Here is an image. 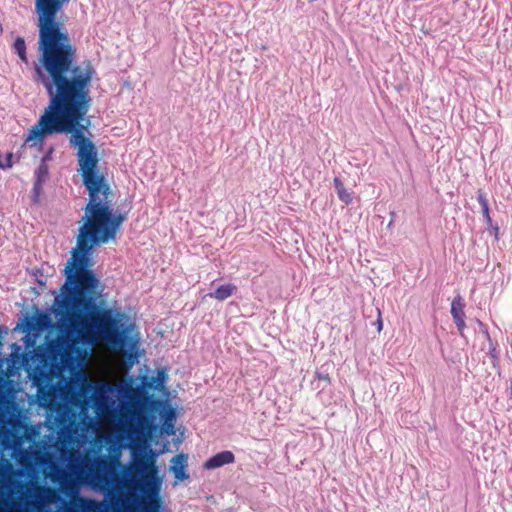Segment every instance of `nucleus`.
Listing matches in <instances>:
<instances>
[{
    "mask_svg": "<svg viewBox=\"0 0 512 512\" xmlns=\"http://www.w3.org/2000/svg\"><path fill=\"white\" fill-rule=\"evenodd\" d=\"M53 425L59 440L69 441L78 433V416L69 407L60 405L56 409Z\"/></svg>",
    "mask_w": 512,
    "mask_h": 512,
    "instance_id": "obj_1",
    "label": "nucleus"
},
{
    "mask_svg": "<svg viewBox=\"0 0 512 512\" xmlns=\"http://www.w3.org/2000/svg\"><path fill=\"white\" fill-rule=\"evenodd\" d=\"M127 476L131 480H143V491L146 487L157 493L156 477L157 467L152 460L147 457L135 459L134 463L128 468Z\"/></svg>",
    "mask_w": 512,
    "mask_h": 512,
    "instance_id": "obj_2",
    "label": "nucleus"
},
{
    "mask_svg": "<svg viewBox=\"0 0 512 512\" xmlns=\"http://www.w3.org/2000/svg\"><path fill=\"white\" fill-rule=\"evenodd\" d=\"M464 307L465 305L461 296H457L453 299L451 303V315L461 335H463L464 329L466 327Z\"/></svg>",
    "mask_w": 512,
    "mask_h": 512,
    "instance_id": "obj_3",
    "label": "nucleus"
},
{
    "mask_svg": "<svg viewBox=\"0 0 512 512\" xmlns=\"http://www.w3.org/2000/svg\"><path fill=\"white\" fill-rule=\"evenodd\" d=\"M235 461V456L231 451H222L210 457L203 465L207 470L219 468L223 465L231 464Z\"/></svg>",
    "mask_w": 512,
    "mask_h": 512,
    "instance_id": "obj_4",
    "label": "nucleus"
},
{
    "mask_svg": "<svg viewBox=\"0 0 512 512\" xmlns=\"http://www.w3.org/2000/svg\"><path fill=\"white\" fill-rule=\"evenodd\" d=\"M111 470V461L107 457H99L92 466V473L95 479L103 480Z\"/></svg>",
    "mask_w": 512,
    "mask_h": 512,
    "instance_id": "obj_5",
    "label": "nucleus"
},
{
    "mask_svg": "<svg viewBox=\"0 0 512 512\" xmlns=\"http://www.w3.org/2000/svg\"><path fill=\"white\" fill-rule=\"evenodd\" d=\"M186 458L187 456L184 454L176 455L172 458V466L171 470L173 471L175 477L178 480H184L188 478V475L185 473L186 468Z\"/></svg>",
    "mask_w": 512,
    "mask_h": 512,
    "instance_id": "obj_6",
    "label": "nucleus"
},
{
    "mask_svg": "<svg viewBox=\"0 0 512 512\" xmlns=\"http://www.w3.org/2000/svg\"><path fill=\"white\" fill-rule=\"evenodd\" d=\"M237 290V286L232 283L223 284L218 287L214 292L209 293L210 298H214L218 301H224L231 297Z\"/></svg>",
    "mask_w": 512,
    "mask_h": 512,
    "instance_id": "obj_7",
    "label": "nucleus"
},
{
    "mask_svg": "<svg viewBox=\"0 0 512 512\" xmlns=\"http://www.w3.org/2000/svg\"><path fill=\"white\" fill-rule=\"evenodd\" d=\"M163 418V429L167 435H173L175 433L174 422L176 414L173 408L168 407L162 414Z\"/></svg>",
    "mask_w": 512,
    "mask_h": 512,
    "instance_id": "obj_8",
    "label": "nucleus"
},
{
    "mask_svg": "<svg viewBox=\"0 0 512 512\" xmlns=\"http://www.w3.org/2000/svg\"><path fill=\"white\" fill-rule=\"evenodd\" d=\"M333 182L338 198L346 205L350 204L352 202L351 193L344 187L342 181L338 177H335Z\"/></svg>",
    "mask_w": 512,
    "mask_h": 512,
    "instance_id": "obj_9",
    "label": "nucleus"
},
{
    "mask_svg": "<svg viewBox=\"0 0 512 512\" xmlns=\"http://www.w3.org/2000/svg\"><path fill=\"white\" fill-rule=\"evenodd\" d=\"M477 200H478L479 204L481 205L482 214L486 221V224H487V226L490 227L492 225V218L490 216L489 204H488V200L485 196V193L482 190H478Z\"/></svg>",
    "mask_w": 512,
    "mask_h": 512,
    "instance_id": "obj_10",
    "label": "nucleus"
},
{
    "mask_svg": "<svg viewBox=\"0 0 512 512\" xmlns=\"http://www.w3.org/2000/svg\"><path fill=\"white\" fill-rule=\"evenodd\" d=\"M13 49L15 53L19 56V58L24 62L25 64L28 63V57L26 53V43L24 38L17 37L13 44Z\"/></svg>",
    "mask_w": 512,
    "mask_h": 512,
    "instance_id": "obj_11",
    "label": "nucleus"
},
{
    "mask_svg": "<svg viewBox=\"0 0 512 512\" xmlns=\"http://www.w3.org/2000/svg\"><path fill=\"white\" fill-rule=\"evenodd\" d=\"M315 377L318 379V380H322L324 382H326L327 384H330L331 383V378L329 376L328 373H322L320 371H316L315 372Z\"/></svg>",
    "mask_w": 512,
    "mask_h": 512,
    "instance_id": "obj_12",
    "label": "nucleus"
},
{
    "mask_svg": "<svg viewBox=\"0 0 512 512\" xmlns=\"http://www.w3.org/2000/svg\"><path fill=\"white\" fill-rule=\"evenodd\" d=\"M11 158H12V154H9L8 157H7V164L3 165V164L0 163V167H2V168H4V167H11L12 166Z\"/></svg>",
    "mask_w": 512,
    "mask_h": 512,
    "instance_id": "obj_13",
    "label": "nucleus"
},
{
    "mask_svg": "<svg viewBox=\"0 0 512 512\" xmlns=\"http://www.w3.org/2000/svg\"><path fill=\"white\" fill-rule=\"evenodd\" d=\"M49 395H50V394H49L48 392H47V393H44V394L42 395V399H43V400H45V401H47V397H48Z\"/></svg>",
    "mask_w": 512,
    "mask_h": 512,
    "instance_id": "obj_14",
    "label": "nucleus"
},
{
    "mask_svg": "<svg viewBox=\"0 0 512 512\" xmlns=\"http://www.w3.org/2000/svg\"><path fill=\"white\" fill-rule=\"evenodd\" d=\"M382 326H383V324H382V321L380 320V321H379V324H378V330H381V329H382Z\"/></svg>",
    "mask_w": 512,
    "mask_h": 512,
    "instance_id": "obj_15",
    "label": "nucleus"
},
{
    "mask_svg": "<svg viewBox=\"0 0 512 512\" xmlns=\"http://www.w3.org/2000/svg\"><path fill=\"white\" fill-rule=\"evenodd\" d=\"M494 230H495L496 237H497V236H498V233H499V227H495V228H494Z\"/></svg>",
    "mask_w": 512,
    "mask_h": 512,
    "instance_id": "obj_16",
    "label": "nucleus"
},
{
    "mask_svg": "<svg viewBox=\"0 0 512 512\" xmlns=\"http://www.w3.org/2000/svg\"><path fill=\"white\" fill-rule=\"evenodd\" d=\"M164 376H165L164 372H161V373L158 375V377H159V378H164Z\"/></svg>",
    "mask_w": 512,
    "mask_h": 512,
    "instance_id": "obj_17",
    "label": "nucleus"
},
{
    "mask_svg": "<svg viewBox=\"0 0 512 512\" xmlns=\"http://www.w3.org/2000/svg\"><path fill=\"white\" fill-rule=\"evenodd\" d=\"M309 2H315L316 0H308Z\"/></svg>",
    "mask_w": 512,
    "mask_h": 512,
    "instance_id": "obj_18",
    "label": "nucleus"
}]
</instances>
